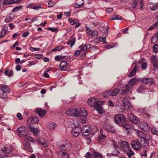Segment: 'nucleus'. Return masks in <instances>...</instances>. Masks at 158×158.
I'll return each instance as SVG.
<instances>
[{"label": "nucleus", "instance_id": "3", "mask_svg": "<svg viewBox=\"0 0 158 158\" xmlns=\"http://www.w3.org/2000/svg\"><path fill=\"white\" fill-rule=\"evenodd\" d=\"M92 129L93 128H90L88 126L84 125L81 130V133L83 136H87L91 132H92V133H96L98 131V129L95 128H94V131L93 132Z\"/></svg>", "mask_w": 158, "mask_h": 158}, {"label": "nucleus", "instance_id": "46", "mask_svg": "<svg viewBox=\"0 0 158 158\" xmlns=\"http://www.w3.org/2000/svg\"><path fill=\"white\" fill-rule=\"evenodd\" d=\"M22 8V6L20 5L19 6L15 7L12 10L13 12H15L19 11Z\"/></svg>", "mask_w": 158, "mask_h": 158}, {"label": "nucleus", "instance_id": "19", "mask_svg": "<svg viewBox=\"0 0 158 158\" xmlns=\"http://www.w3.org/2000/svg\"><path fill=\"white\" fill-rule=\"evenodd\" d=\"M56 127V124L53 122L48 123L47 125V128L51 131L55 130V128Z\"/></svg>", "mask_w": 158, "mask_h": 158}, {"label": "nucleus", "instance_id": "7", "mask_svg": "<svg viewBox=\"0 0 158 158\" xmlns=\"http://www.w3.org/2000/svg\"><path fill=\"white\" fill-rule=\"evenodd\" d=\"M133 87L130 85H127L123 87L121 89L122 94H130L132 90Z\"/></svg>", "mask_w": 158, "mask_h": 158}, {"label": "nucleus", "instance_id": "4", "mask_svg": "<svg viewBox=\"0 0 158 158\" xmlns=\"http://www.w3.org/2000/svg\"><path fill=\"white\" fill-rule=\"evenodd\" d=\"M0 90L2 91V94L0 95V97L3 99H6L7 98V94L10 92L8 86L4 84L0 85Z\"/></svg>", "mask_w": 158, "mask_h": 158}, {"label": "nucleus", "instance_id": "38", "mask_svg": "<svg viewBox=\"0 0 158 158\" xmlns=\"http://www.w3.org/2000/svg\"><path fill=\"white\" fill-rule=\"evenodd\" d=\"M74 111L73 113V116H74L76 117H78L80 116V114L81 113H79V110H78L77 108H73Z\"/></svg>", "mask_w": 158, "mask_h": 158}, {"label": "nucleus", "instance_id": "40", "mask_svg": "<svg viewBox=\"0 0 158 158\" xmlns=\"http://www.w3.org/2000/svg\"><path fill=\"white\" fill-rule=\"evenodd\" d=\"M93 153L94 158H102V156L96 151H94Z\"/></svg>", "mask_w": 158, "mask_h": 158}, {"label": "nucleus", "instance_id": "20", "mask_svg": "<svg viewBox=\"0 0 158 158\" xmlns=\"http://www.w3.org/2000/svg\"><path fill=\"white\" fill-rule=\"evenodd\" d=\"M27 127L28 130L34 134L37 135L39 133V130L37 128H34L31 125H28Z\"/></svg>", "mask_w": 158, "mask_h": 158}, {"label": "nucleus", "instance_id": "30", "mask_svg": "<svg viewBox=\"0 0 158 158\" xmlns=\"http://www.w3.org/2000/svg\"><path fill=\"white\" fill-rule=\"evenodd\" d=\"M79 113H81L80 114V117H85L88 114L85 108H83L79 110Z\"/></svg>", "mask_w": 158, "mask_h": 158}, {"label": "nucleus", "instance_id": "39", "mask_svg": "<svg viewBox=\"0 0 158 158\" xmlns=\"http://www.w3.org/2000/svg\"><path fill=\"white\" fill-rule=\"evenodd\" d=\"M137 81V79L135 78H131L129 81V84L128 85H130L131 86V87H132V85L136 83Z\"/></svg>", "mask_w": 158, "mask_h": 158}, {"label": "nucleus", "instance_id": "45", "mask_svg": "<svg viewBox=\"0 0 158 158\" xmlns=\"http://www.w3.org/2000/svg\"><path fill=\"white\" fill-rule=\"evenodd\" d=\"M139 0H134L131 3V7L133 8H135L136 6L139 3Z\"/></svg>", "mask_w": 158, "mask_h": 158}, {"label": "nucleus", "instance_id": "22", "mask_svg": "<svg viewBox=\"0 0 158 158\" xmlns=\"http://www.w3.org/2000/svg\"><path fill=\"white\" fill-rule=\"evenodd\" d=\"M60 70L63 71H65L67 70V62L66 61H62L60 64Z\"/></svg>", "mask_w": 158, "mask_h": 158}, {"label": "nucleus", "instance_id": "59", "mask_svg": "<svg viewBox=\"0 0 158 158\" xmlns=\"http://www.w3.org/2000/svg\"><path fill=\"white\" fill-rule=\"evenodd\" d=\"M135 116L134 115L132 114H128V117L129 120L131 122L132 119L134 118Z\"/></svg>", "mask_w": 158, "mask_h": 158}, {"label": "nucleus", "instance_id": "57", "mask_svg": "<svg viewBox=\"0 0 158 158\" xmlns=\"http://www.w3.org/2000/svg\"><path fill=\"white\" fill-rule=\"evenodd\" d=\"M93 156V153L92 154L90 152H88L85 154V157L86 158H91Z\"/></svg>", "mask_w": 158, "mask_h": 158}, {"label": "nucleus", "instance_id": "18", "mask_svg": "<svg viewBox=\"0 0 158 158\" xmlns=\"http://www.w3.org/2000/svg\"><path fill=\"white\" fill-rule=\"evenodd\" d=\"M7 149L6 147H4L3 149L0 150V158H4V157H9L8 152H6Z\"/></svg>", "mask_w": 158, "mask_h": 158}, {"label": "nucleus", "instance_id": "15", "mask_svg": "<svg viewBox=\"0 0 158 158\" xmlns=\"http://www.w3.org/2000/svg\"><path fill=\"white\" fill-rule=\"evenodd\" d=\"M104 127L105 130L108 132L114 133L115 131L114 127L109 123H105Z\"/></svg>", "mask_w": 158, "mask_h": 158}, {"label": "nucleus", "instance_id": "9", "mask_svg": "<svg viewBox=\"0 0 158 158\" xmlns=\"http://www.w3.org/2000/svg\"><path fill=\"white\" fill-rule=\"evenodd\" d=\"M94 107L99 114H102L103 112V108L102 107L101 102H96Z\"/></svg>", "mask_w": 158, "mask_h": 158}, {"label": "nucleus", "instance_id": "26", "mask_svg": "<svg viewBox=\"0 0 158 158\" xmlns=\"http://www.w3.org/2000/svg\"><path fill=\"white\" fill-rule=\"evenodd\" d=\"M36 111L40 117H44L46 114L45 110L41 108H38Z\"/></svg>", "mask_w": 158, "mask_h": 158}, {"label": "nucleus", "instance_id": "42", "mask_svg": "<svg viewBox=\"0 0 158 158\" xmlns=\"http://www.w3.org/2000/svg\"><path fill=\"white\" fill-rule=\"evenodd\" d=\"M137 68V66H135L134 68L132 69V71L130 72L129 73V77H133L135 74L136 73V69Z\"/></svg>", "mask_w": 158, "mask_h": 158}, {"label": "nucleus", "instance_id": "33", "mask_svg": "<svg viewBox=\"0 0 158 158\" xmlns=\"http://www.w3.org/2000/svg\"><path fill=\"white\" fill-rule=\"evenodd\" d=\"M158 36L157 33L153 35L151 39V42L153 44H156L158 41Z\"/></svg>", "mask_w": 158, "mask_h": 158}, {"label": "nucleus", "instance_id": "32", "mask_svg": "<svg viewBox=\"0 0 158 158\" xmlns=\"http://www.w3.org/2000/svg\"><path fill=\"white\" fill-rule=\"evenodd\" d=\"M74 112V111L73 108H69L66 111L65 114L68 116L72 117L73 116V114Z\"/></svg>", "mask_w": 158, "mask_h": 158}, {"label": "nucleus", "instance_id": "34", "mask_svg": "<svg viewBox=\"0 0 158 158\" xmlns=\"http://www.w3.org/2000/svg\"><path fill=\"white\" fill-rule=\"evenodd\" d=\"M95 101V99L94 98L89 99L87 101L88 105L90 106H94L96 102Z\"/></svg>", "mask_w": 158, "mask_h": 158}, {"label": "nucleus", "instance_id": "49", "mask_svg": "<svg viewBox=\"0 0 158 158\" xmlns=\"http://www.w3.org/2000/svg\"><path fill=\"white\" fill-rule=\"evenodd\" d=\"M13 0H4L3 2V5H7L13 4Z\"/></svg>", "mask_w": 158, "mask_h": 158}, {"label": "nucleus", "instance_id": "31", "mask_svg": "<svg viewBox=\"0 0 158 158\" xmlns=\"http://www.w3.org/2000/svg\"><path fill=\"white\" fill-rule=\"evenodd\" d=\"M146 87L143 85H140L137 89V91L139 93H143L146 89Z\"/></svg>", "mask_w": 158, "mask_h": 158}, {"label": "nucleus", "instance_id": "17", "mask_svg": "<svg viewBox=\"0 0 158 158\" xmlns=\"http://www.w3.org/2000/svg\"><path fill=\"white\" fill-rule=\"evenodd\" d=\"M6 152H8V154H9L8 155L9 157L12 156H15L18 155V152L16 151V150L12 148L9 150L7 149V150H6Z\"/></svg>", "mask_w": 158, "mask_h": 158}, {"label": "nucleus", "instance_id": "10", "mask_svg": "<svg viewBox=\"0 0 158 158\" xmlns=\"http://www.w3.org/2000/svg\"><path fill=\"white\" fill-rule=\"evenodd\" d=\"M150 138V136L148 133H144V135L143 138H140V139H143L142 142L144 144V147H146L148 145L149 143L148 140H149Z\"/></svg>", "mask_w": 158, "mask_h": 158}, {"label": "nucleus", "instance_id": "52", "mask_svg": "<svg viewBox=\"0 0 158 158\" xmlns=\"http://www.w3.org/2000/svg\"><path fill=\"white\" fill-rule=\"evenodd\" d=\"M153 66V70L155 71H158V62L152 64Z\"/></svg>", "mask_w": 158, "mask_h": 158}, {"label": "nucleus", "instance_id": "50", "mask_svg": "<svg viewBox=\"0 0 158 158\" xmlns=\"http://www.w3.org/2000/svg\"><path fill=\"white\" fill-rule=\"evenodd\" d=\"M63 46H62L59 45L58 46L55 48H54L52 50V51H59L61 50L63 48Z\"/></svg>", "mask_w": 158, "mask_h": 158}, {"label": "nucleus", "instance_id": "55", "mask_svg": "<svg viewBox=\"0 0 158 158\" xmlns=\"http://www.w3.org/2000/svg\"><path fill=\"white\" fill-rule=\"evenodd\" d=\"M153 51L154 52L156 53L158 52V44H156L153 46Z\"/></svg>", "mask_w": 158, "mask_h": 158}, {"label": "nucleus", "instance_id": "51", "mask_svg": "<svg viewBox=\"0 0 158 158\" xmlns=\"http://www.w3.org/2000/svg\"><path fill=\"white\" fill-rule=\"evenodd\" d=\"M103 97L106 98L110 96V90L105 91L103 94Z\"/></svg>", "mask_w": 158, "mask_h": 158}, {"label": "nucleus", "instance_id": "27", "mask_svg": "<svg viewBox=\"0 0 158 158\" xmlns=\"http://www.w3.org/2000/svg\"><path fill=\"white\" fill-rule=\"evenodd\" d=\"M120 154V151L118 150L117 149H114L113 152L111 153H107L106 155L107 156H117Z\"/></svg>", "mask_w": 158, "mask_h": 158}, {"label": "nucleus", "instance_id": "64", "mask_svg": "<svg viewBox=\"0 0 158 158\" xmlns=\"http://www.w3.org/2000/svg\"><path fill=\"white\" fill-rule=\"evenodd\" d=\"M27 140L29 142H31L32 143H34L35 140L33 138L30 136H27Z\"/></svg>", "mask_w": 158, "mask_h": 158}, {"label": "nucleus", "instance_id": "12", "mask_svg": "<svg viewBox=\"0 0 158 158\" xmlns=\"http://www.w3.org/2000/svg\"><path fill=\"white\" fill-rule=\"evenodd\" d=\"M139 128L145 131H148L150 129L147 123L144 122H141L138 125Z\"/></svg>", "mask_w": 158, "mask_h": 158}, {"label": "nucleus", "instance_id": "1", "mask_svg": "<svg viewBox=\"0 0 158 158\" xmlns=\"http://www.w3.org/2000/svg\"><path fill=\"white\" fill-rule=\"evenodd\" d=\"M114 118L115 123L125 130L127 134H129L131 127L125 116L122 114H119L114 115Z\"/></svg>", "mask_w": 158, "mask_h": 158}, {"label": "nucleus", "instance_id": "11", "mask_svg": "<svg viewBox=\"0 0 158 158\" xmlns=\"http://www.w3.org/2000/svg\"><path fill=\"white\" fill-rule=\"evenodd\" d=\"M120 147L121 150L123 152L128 150V148H130L129 143L127 141H121Z\"/></svg>", "mask_w": 158, "mask_h": 158}, {"label": "nucleus", "instance_id": "16", "mask_svg": "<svg viewBox=\"0 0 158 158\" xmlns=\"http://www.w3.org/2000/svg\"><path fill=\"white\" fill-rule=\"evenodd\" d=\"M123 104L125 108L129 107L131 105L129 97L126 96L123 98Z\"/></svg>", "mask_w": 158, "mask_h": 158}, {"label": "nucleus", "instance_id": "14", "mask_svg": "<svg viewBox=\"0 0 158 158\" xmlns=\"http://www.w3.org/2000/svg\"><path fill=\"white\" fill-rule=\"evenodd\" d=\"M86 31L88 35L92 37H95L98 35V32L97 31L91 30L90 27L87 26L86 27Z\"/></svg>", "mask_w": 158, "mask_h": 158}, {"label": "nucleus", "instance_id": "35", "mask_svg": "<svg viewBox=\"0 0 158 158\" xmlns=\"http://www.w3.org/2000/svg\"><path fill=\"white\" fill-rule=\"evenodd\" d=\"M151 132L153 135H158V127H153L151 129Z\"/></svg>", "mask_w": 158, "mask_h": 158}, {"label": "nucleus", "instance_id": "43", "mask_svg": "<svg viewBox=\"0 0 158 158\" xmlns=\"http://www.w3.org/2000/svg\"><path fill=\"white\" fill-rule=\"evenodd\" d=\"M106 136L103 135H100L99 136V138L98 141V142H101L104 141L106 139Z\"/></svg>", "mask_w": 158, "mask_h": 158}, {"label": "nucleus", "instance_id": "44", "mask_svg": "<svg viewBox=\"0 0 158 158\" xmlns=\"http://www.w3.org/2000/svg\"><path fill=\"white\" fill-rule=\"evenodd\" d=\"M79 48L81 52H83L85 51L87 49L85 44H82L79 47Z\"/></svg>", "mask_w": 158, "mask_h": 158}, {"label": "nucleus", "instance_id": "23", "mask_svg": "<svg viewBox=\"0 0 158 158\" xmlns=\"http://www.w3.org/2000/svg\"><path fill=\"white\" fill-rule=\"evenodd\" d=\"M23 148L31 152L33 151L32 149L31 146L30 144L28 142H25L23 145Z\"/></svg>", "mask_w": 158, "mask_h": 158}, {"label": "nucleus", "instance_id": "2", "mask_svg": "<svg viewBox=\"0 0 158 158\" xmlns=\"http://www.w3.org/2000/svg\"><path fill=\"white\" fill-rule=\"evenodd\" d=\"M143 139L139 138L137 140L132 141L130 143L132 148L136 150H139L141 148V146H143L144 144L142 142Z\"/></svg>", "mask_w": 158, "mask_h": 158}, {"label": "nucleus", "instance_id": "48", "mask_svg": "<svg viewBox=\"0 0 158 158\" xmlns=\"http://www.w3.org/2000/svg\"><path fill=\"white\" fill-rule=\"evenodd\" d=\"M131 120V122L134 124H137L139 123V119L135 116Z\"/></svg>", "mask_w": 158, "mask_h": 158}, {"label": "nucleus", "instance_id": "41", "mask_svg": "<svg viewBox=\"0 0 158 158\" xmlns=\"http://www.w3.org/2000/svg\"><path fill=\"white\" fill-rule=\"evenodd\" d=\"M137 135L140 137V138H143L144 133L139 130H135Z\"/></svg>", "mask_w": 158, "mask_h": 158}, {"label": "nucleus", "instance_id": "37", "mask_svg": "<svg viewBox=\"0 0 158 158\" xmlns=\"http://www.w3.org/2000/svg\"><path fill=\"white\" fill-rule=\"evenodd\" d=\"M124 152H126V153L129 158H131L134 155V152L130 148H128V150H127L126 151H124Z\"/></svg>", "mask_w": 158, "mask_h": 158}, {"label": "nucleus", "instance_id": "53", "mask_svg": "<svg viewBox=\"0 0 158 158\" xmlns=\"http://www.w3.org/2000/svg\"><path fill=\"white\" fill-rule=\"evenodd\" d=\"M122 19V17L118 15L114 16L111 18V19L113 20H121Z\"/></svg>", "mask_w": 158, "mask_h": 158}, {"label": "nucleus", "instance_id": "60", "mask_svg": "<svg viewBox=\"0 0 158 158\" xmlns=\"http://www.w3.org/2000/svg\"><path fill=\"white\" fill-rule=\"evenodd\" d=\"M47 30H48L51 31L53 32H55L56 31L57 29L56 28H54L52 27H49L47 29Z\"/></svg>", "mask_w": 158, "mask_h": 158}, {"label": "nucleus", "instance_id": "47", "mask_svg": "<svg viewBox=\"0 0 158 158\" xmlns=\"http://www.w3.org/2000/svg\"><path fill=\"white\" fill-rule=\"evenodd\" d=\"M151 62L153 64L158 62V59H156V56L152 55L151 58Z\"/></svg>", "mask_w": 158, "mask_h": 158}, {"label": "nucleus", "instance_id": "24", "mask_svg": "<svg viewBox=\"0 0 158 158\" xmlns=\"http://www.w3.org/2000/svg\"><path fill=\"white\" fill-rule=\"evenodd\" d=\"M39 119L35 116H33L32 118H29L27 121L28 123L30 122L31 124H36L38 122Z\"/></svg>", "mask_w": 158, "mask_h": 158}, {"label": "nucleus", "instance_id": "61", "mask_svg": "<svg viewBox=\"0 0 158 158\" xmlns=\"http://www.w3.org/2000/svg\"><path fill=\"white\" fill-rule=\"evenodd\" d=\"M147 152L146 150H143V152H141V156H145V157H147Z\"/></svg>", "mask_w": 158, "mask_h": 158}, {"label": "nucleus", "instance_id": "6", "mask_svg": "<svg viewBox=\"0 0 158 158\" xmlns=\"http://www.w3.org/2000/svg\"><path fill=\"white\" fill-rule=\"evenodd\" d=\"M16 131L19 137H23L28 135L27 129L24 126H20L17 127Z\"/></svg>", "mask_w": 158, "mask_h": 158}, {"label": "nucleus", "instance_id": "13", "mask_svg": "<svg viewBox=\"0 0 158 158\" xmlns=\"http://www.w3.org/2000/svg\"><path fill=\"white\" fill-rule=\"evenodd\" d=\"M142 81L143 83L149 85H153L155 83L154 79L152 78H145L142 80Z\"/></svg>", "mask_w": 158, "mask_h": 158}, {"label": "nucleus", "instance_id": "8", "mask_svg": "<svg viewBox=\"0 0 158 158\" xmlns=\"http://www.w3.org/2000/svg\"><path fill=\"white\" fill-rule=\"evenodd\" d=\"M58 148L61 150L65 151L69 150L70 145L66 142H61L57 145Z\"/></svg>", "mask_w": 158, "mask_h": 158}, {"label": "nucleus", "instance_id": "29", "mask_svg": "<svg viewBox=\"0 0 158 158\" xmlns=\"http://www.w3.org/2000/svg\"><path fill=\"white\" fill-rule=\"evenodd\" d=\"M57 153L59 155H61L62 158H69V155L65 152L58 151Z\"/></svg>", "mask_w": 158, "mask_h": 158}, {"label": "nucleus", "instance_id": "56", "mask_svg": "<svg viewBox=\"0 0 158 158\" xmlns=\"http://www.w3.org/2000/svg\"><path fill=\"white\" fill-rule=\"evenodd\" d=\"M112 141L113 142V146L114 149H118L119 148V146L117 144L116 142L114 140H112Z\"/></svg>", "mask_w": 158, "mask_h": 158}, {"label": "nucleus", "instance_id": "36", "mask_svg": "<svg viewBox=\"0 0 158 158\" xmlns=\"http://www.w3.org/2000/svg\"><path fill=\"white\" fill-rule=\"evenodd\" d=\"M4 74L6 76H8L9 77L12 76L13 75V71L12 70H10L9 72V69H7L5 71Z\"/></svg>", "mask_w": 158, "mask_h": 158}, {"label": "nucleus", "instance_id": "25", "mask_svg": "<svg viewBox=\"0 0 158 158\" xmlns=\"http://www.w3.org/2000/svg\"><path fill=\"white\" fill-rule=\"evenodd\" d=\"M37 142L42 145L43 147H46L48 146V142L46 139L43 138L39 139L37 140Z\"/></svg>", "mask_w": 158, "mask_h": 158}, {"label": "nucleus", "instance_id": "58", "mask_svg": "<svg viewBox=\"0 0 158 158\" xmlns=\"http://www.w3.org/2000/svg\"><path fill=\"white\" fill-rule=\"evenodd\" d=\"M48 3V7H51L55 5V2L53 1H49Z\"/></svg>", "mask_w": 158, "mask_h": 158}, {"label": "nucleus", "instance_id": "62", "mask_svg": "<svg viewBox=\"0 0 158 158\" xmlns=\"http://www.w3.org/2000/svg\"><path fill=\"white\" fill-rule=\"evenodd\" d=\"M157 9H158V4H156L151 8V9L153 11Z\"/></svg>", "mask_w": 158, "mask_h": 158}, {"label": "nucleus", "instance_id": "21", "mask_svg": "<svg viewBox=\"0 0 158 158\" xmlns=\"http://www.w3.org/2000/svg\"><path fill=\"white\" fill-rule=\"evenodd\" d=\"M76 42V38L74 37V35H73L70 37V39L68 41L67 44H69L70 47L72 48Z\"/></svg>", "mask_w": 158, "mask_h": 158}, {"label": "nucleus", "instance_id": "63", "mask_svg": "<svg viewBox=\"0 0 158 158\" xmlns=\"http://www.w3.org/2000/svg\"><path fill=\"white\" fill-rule=\"evenodd\" d=\"M143 116L147 119H149L150 117V115L147 112H145L143 113Z\"/></svg>", "mask_w": 158, "mask_h": 158}, {"label": "nucleus", "instance_id": "54", "mask_svg": "<svg viewBox=\"0 0 158 158\" xmlns=\"http://www.w3.org/2000/svg\"><path fill=\"white\" fill-rule=\"evenodd\" d=\"M139 3L138 4L139 5V9L142 10L143 8V6L144 5V2L143 0H139Z\"/></svg>", "mask_w": 158, "mask_h": 158}, {"label": "nucleus", "instance_id": "5", "mask_svg": "<svg viewBox=\"0 0 158 158\" xmlns=\"http://www.w3.org/2000/svg\"><path fill=\"white\" fill-rule=\"evenodd\" d=\"M74 126V128L71 131V133L75 137L78 136L79 134V130H78L77 128H80L81 127H79V123L77 120L72 121L71 122Z\"/></svg>", "mask_w": 158, "mask_h": 158}, {"label": "nucleus", "instance_id": "28", "mask_svg": "<svg viewBox=\"0 0 158 158\" xmlns=\"http://www.w3.org/2000/svg\"><path fill=\"white\" fill-rule=\"evenodd\" d=\"M119 91V89L118 88H115L112 90H110V96H115L118 94Z\"/></svg>", "mask_w": 158, "mask_h": 158}]
</instances>
